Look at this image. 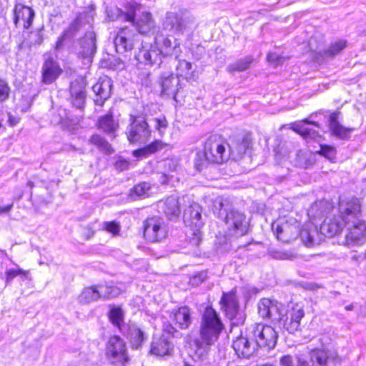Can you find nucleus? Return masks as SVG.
<instances>
[{
  "label": "nucleus",
  "mask_w": 366,
  "mask_h": 366,
  "mask_svg": "<svg viewBox=\"0 0 366 366\" xmlns=\"http://www.w3.org/2000/svg\"><path fill=\"white\" fill-rule=\"evenodd\" d=\"M258 312L262 318H268L280 328L290 333L297 331L301 320L305 316L304 306L300 303H290L287 309L269 299H262L258 304Z\"/></svg>",
  "instance_id": "1"
},
{
  "label": "nucleus",
  "mask_w": 366,
  "mask_h": 366,
  "mask_svg": "<svg viewBox=\"0 0 366 366\" xmlns=\"http://www.w3.org/2000/svg\"><path fill=\"white\" fill-rule=\"evenodd\" d=\"M340 212L347 227L345 243L347 245L362 244L366 240V225L360 219L361 209L359 200L352 199L348 202L341 201Z\"/></svg>",
  "instance_id": "2"
},
{
  "label": "nucleus",
  "mask_w": 366,
  "mask_h": 366,
  "mask_svg": "<svg viewBox=\"0 0 366 366\" xmlns=\"http://www.w3.org/2000/svg\"><path fill=\"white\" fill-rule=\"evenodd\" d=\"M272 227L277 238L284 242H289L298 235L300 236L301 240L307 247H313L320 242V237L317 227L310 224L305 225L300 231L299 224L295 220L280 219L274 222Z\"/></svg>",
  "instance_id": "3"
},
{
  "label": "nucleus",
  "mask_w": 366,
  "mask_h": 366,
  "mask_svg": "<svg viewBox=\"0 0 366 366\" xmlns=\"http://www.w3.org/2000/svg\"><path fill=\"white\" fill-rule=\"evenodd\" d=\"M227 207L228 202L221 197H217L214 202V209L219 211V216L225 224L227 235L235 237L245 235L249 228L246 215L234 209L228 210Z\"/></svg>",
  "instance_id": "4"
},
{
  "label": "nucleus",
  "mask_w": 366,
  "mask_h": 366,
  "mask_svg": "<svg viewBox=\"0 0 366 366\" xmlns=\"http://www.w3.org/2000/svg\"><path fill=\"white\" fill-rule=\"evenodd\" d=\"M224 330V325L217 312L207 307L202 315L199 327V340H195L198 348H206L214 345Z\"/></svg>",
  "instance_id": "5"
},
{
  "label": "nucleus",
  "mask_w": 366,
  "mask_h": 366,
  "mask_svg": "<svg viewBox=\"0 0 366 366\" xmlns=\"http://www.w3.org/2000/svg\"><path fill=\"white\" fill-rule=\"evenodd\" d=\"M118 16L132 22L139 34H147L154 28L152 14L143 10L141 4L135 1L127 2L124 9L117 8Z\"/></svg>",
  "instance_id": "6"
},
{
  "label": "nucleus",
  "mask_w": 366,
  "mask_h": 366,
  "mask_svg": "<svg viewBox=\"0 0 366 366\" xmlns=\"http://www.w3.org/2000/svg\"><path fill=\"white\" fill-rule=\"evenodd\" d=\"M330 355L323 348H315L310 351L309 357L297 354L295 358L290 355H285L280 358V366H329Z\"/></svg>",
  "instance_id": "7"
},
{
  "label": "nucleus",
  "mask_w": 366,
  "mask_h": 366,
  "mask_svg": "<svg viewBox=\"0 0 366 366\" xmlns=\"http://www.w3.org/2000/svg\"><path fill=\"white\" fill-rule=\"evenodd\" d=\"M197 27L195 19L187 14L167 12L163 28L174 34H191Z\"/></svg>",
  "instance_id": "8"
},
{
  "label": "nucleus",
  "mask_w": 366,
  "mask_h": 366,
  "mask_svg": "<svg viewBox=\"0 0 366 366\" xmlns=\"http://www.w3.org/2000/svg\"><path fill=\"white\" fill-rule=\"evenodd\" d=\"M202 210L199 204L193 202L184 212V222L190 227L189 233L192 236L190 242L195 246H198L202 240L201 229L204 225Z\"/></svg>",
  "instance_id": "9"
},
{
  "label": "nucleus",
  "mask_w": 366,
  "mask_h": 366,
  "mask_svg": "<svg viewBox=\"0 0 366 366\" xmlns=\"http://www.w3.org/2000/svg\"><path fill=\"white\" fill-rule=\"evenodd\" d=\"M106 356L114 366H126L130 360L125 342L116 335L111 337L107 342Z\"/></svg>",
  "instance_id": "10"
},
{
  "label": "nucleus",
  "mask_w": 366,
  "mask_h": 366,
  "mask_svg": "<svg viewBox=\"0 0 366 366\" xmlns=\"http://www.w3.org/2000/svg\"><path fill=\"white\" fill-rule=\"evenodd\" d=\"M248 331L251 337L254 339L256 347H267L269 349L274 347L277 334L271 326L258 323L252 325Z\"/></svg>",
  "instance_id": "11"
},
{
  "label": "nucleus",
  "mask_w": 366,
  "mask_h": 366,
  "mask_svg": "<svg viewBox=\"0 0 366 366\" xmlns=\"http://www.w3.org/2000/svg\"><path fill=\"white\" fill-rule=\"evenodd\" d=\"M130 124L127 127V136L132 144H144L151 137V130L146 120L130 115Z\"/></svg>",
  "instance_id": "12"
},
{
  "label": "nucleus",
  "mask_w": 366,
  "mask_h": 366,
  "mask_svg": "<svg viewBox=\"0 0 366 366\" xmlns=\"http://www.w3.org/2000/svg\"><path fill=\"white\" fill-rule=\"evenodd\" d=\"M229 145L217 134L210 136L204 144V148L211 163L222 164L229 159L227 152Z\"/></svg>",
  "instance_id": "13"
},
{
  "label": "nucleus",
  "mask_w": 366,
  "mask_h": 366,
  "mask_svg": "<svg viewBox=\"0 0 366 366\" xmlns=\"http://www.w3.org/2000/svg\"><path fill=\"white\" fill-rule=\"evenodd\" d=\"M167 227L163 219L153 217L144 222V236L151 242L164 240L167 236Z\"/></svg>",
  "instance_id": "14"
},
{
  "label": "nucleus",
  "mask_w": 366,
  "mask_h": 366,
  "mask_svg": "<svg viewBox=\"0 0 366 366\" xmlns=\"http://www.w3.org/2000/svg\"><path fill=\"white\" fill-rule=\"evenodd\" d=\"M138 38L139 35L134 30L128 27L122 28L114 40L116 51L119 54L132 51Z\"/></svg>",
  "instance_id": "15"
},
{
  "label": "nucleus",
  "mask_w": 366,
  "mask_h": 366,
  "mask_svg": "<svg viewBox=\"0 0 366 366\" xmlns=\"http://www.w3.org/2000/svg\"><path fill=\"white\" fill-rule=\"evenodd\" d=\"M339 214H335L327 217L320 226L319 233L320 241L322 240L321 235L333 237L341 232L343 227H345V221L342 219V215L340 212V203L339 204Z\"/></svg>",
  "instance_id": "16"
},
{
  "label": "nucleus",
  "mask_w": 366,
  "mask_h": 366,
  "mask_svg": "<svg viewBox=\"0 0 366 366\" xmlns=\"http://www.w3.org/2000/svg\"><path fill=\"white\" fill-rule=\"evenodd\" d=\"M154 44L163 56H174L177 58L181 52L179 44L177 40L172 41L170 38L163 34L156 36Z\"/></svg>",
  "instance_id": "17"
},
{
  "label": "nucleus",
  "mask_w": 366,
  "mask_h": 366,
  "mask_svg": "<svg viewBox=\"0 0 366 366\" xmlns=\"http://www.w3.org/2000/svg\"><path fill=\"white\" fill-rule=\"evenodd\" d=\"M14 23L16 26H21L24 29H29L34 20V11L22 4H16L14 7Z\"/></svg>",
  "instance_id": "18"
},
{
  "label": "nucleus",
  "mask_w": 366,
  "mask_h": 366,
  "mask_svg": "<svg viewBox=\"0 0 366 366\" xmlns=\"http://www.w3.org/2000/svg\"><path fill=\"white\" fill-rule=\"evenodd\" d=\"M252 147V137L250 134H245L241 139L232 142L229 147V157L238 161L243 158L244 155L249 152Z\"/></svg>",
  "instance_id": "19"
},
{
  "label": "nucleus",
  "mask_w": 366,
  "mask_h": 366,
  "mask_svg": "<svg viewBox=\"0 0 366 366\" xmlns=\"http://www.w3.org/2000/svg\"><path fill=\"white\" fill-rule=\"evenodd\" d=\"M112 81L108 76L101 77L92 86L93 92L96 94L94 99L96 104L102 106L111 94Z\"/></svg>",
  "instance_id": "20"
},
{
  "label": "nucleus",
  "mask_w": 366,
  "mask_h": 366,
  "mask_svg": "<svg viewBox=\"0 0 366 366\" xmlns=\"http://www.w3.org/2000/svg\"><path fill=\"white\" fill-rule=\"evenodd\" d=\"M162 54L154 46H150L149 49L142 46V49L135 54L136 59L142 64L152 65H159L162 62Z\"/></svg>",
  "instance_id": "21"
},
{
  "label": "nucleus",
  "mask_w": 366,
  "mask_h": 366,
  "mask_svg": "<svg viewBox=\"0 0 366 366\" xmlns=\"http://www.w3.org/2000/svg\"><path fill=\"white\" fill-rule=\"evenodd\" d=\"M182 201L184 197L180 198L175 195L167 197L164 202H159V207L170 219L177 218L181 212Z\"/></svg>",
  "instance_id": "22"
},
{
  "label": "nucleus",
  "mask_w": 366,
  "mask_h": 366,
  "mask_svg": "<svg viewBox=\"0 0 366 366\" xmlns=\"http://www.w3.org/2000/svg\"><path fill=\"white\" fill-rule=\"evenodd\" d=\"M232 347L239 357L249 358L256 350V344L240 335L233 341Z\"/></svg>",
  "instance_id": "23"
},
{
  "label": "nucleus",
  "mask_w": 366,
  "mask_h": 366,
  "mask_svg": "<svg viewBox=\"0 0 366 366\" xmlns=\"http://www.w3.org/2000/svg\"><path fill=\"white\" fill-rule=\"evenodd\" d=\"M96 48L95 34L92 31H89L86 33L80 41L79 54L81 55L83 59L91 61L92 56L96 51Z\"/></svg>",
  "instance_id": "24"
},
{
  "label": "nucleus",
  "mask_w": 366,
  "mask_h": 366,
  "mask_svg": "<svg viewBox=\"0 0 366 366\" xmlns=\"http://www.w3.org/2000/svg\"><path fill=\"white\" fill-rule=\"evenodd\" d=\"M222 307L229 319H234L239 311V303L234 291L224 293L221 300Z\"/></svg>",
  "instance_id": "25"
},
{
  "label": "nucleus",
  "mask_w": 366,
  "mask_h": 366,
  "mask_svg": "<svg viewBox=\"0 0 366 366\" xmlns=\"http://www.w3.org/2000/svg\"><path fill=\"white\" fill-rule=\"evenodd\" d=\"M173 350L172 343L164 335L154 337L151 344L150 353L159 357L169 355Z\"/></svg>",
  "instance_id": "26"
},
{
  "label": "nucleus",
  "mask_w": 366,
  "mask_h": 366,
  "mask_svg": "<svg viewBox=\"0 0 366 366\" xmlns=\"http://www.w3.org/2000/svg\"><path fill=\"white\" fill-rule=\"evenodd\" d=\"M61 69L52 59H47L42 67V81L45 84L52 83L61 74Z\"/></svg>",
  "instance_id": "27"
},
{
  "label": "nucleus",
  "mask_w": 366,
  "mask_h": 366,
  "mask_svg": "<svg viewBox=\"0 0 366 366\" xmlns=\"http://www.w3.org/2000/svg\"><path fill=\"white\" fill-rule=\"evenodd\" d=\"M338 114L332 113L330 116L329 127L332 134L341 139H347L350 137L351 132L354 130L353 128H347L343 127L337 121Z\"/></svg>",
  "instance_id": "28"
},
{
  "label": "nucleus",
  "mask_w": 366,
  "mask_h": 366,
  "mask_svg": "<svg viewBox=\"0 0 366 366\" xmlns=\"http://www.w3.org/2000/svg\"><path fill=\"white\" fill-rule=\"evenodd\" d=\"M176 325L182 330L187 329L192 323L191 310L187 307H181L172 312Z\"/></svg>",
  "instance_id": "29"
},
{
  "label": "nucleus",
  "mask_w": 366,
  "mask_h": 366,
  "mask_svg": "<svg viewBox=\"0 0 366 366\" xmlns=\"http://www.w3.org/2000/svg\"><path fill=\"white\" fill-rule=\"evenodd\" d=\"M178 76L173 74L164 76L162 80V95L172 97L175 99L179 85Z\"/></svg>",
  "instance_id": "30"
},
{
  "label": "nucleus",
  "mask_w": 366,
  "mask_h": 366,
  "mask_svg": "<svg viewBox=\"0 0 366 366\" xmlns=\"http://www.w3.org/2000/svg\"><path fill=\"white\" fill-rule=\"evenodd\" d=\"M71 96L73 98V104L77 108H81L86 97L85 89L81 81H74L70 86Z\"/></svg>",
  "instance_id": "31"
},
{
  "label": "nucleus",
  "mask_w": 366,
  "mask_h": 366,
  "mask_svg": "<svg viewBox=\"0 0 366 366\" xmlns=\"http://www.w3.org/2000/svg\"><path fill=\"white\" fill-rule=\"evenodd\" d=\"M102 299L99 285L84 288L79 296V302L81 304H89L92 302Z\"/></svg>",
  "instance_id": "32"
},
{
  "label": "nucleus",
  "mask_w": 366,
  "mask_h": 366,
  "mask_svg": "<svg viewBox=\"0 0 366 366\" xmlns=\"http://www.w3.org/2000/svg\"><path fill=\"white\" fill-rule=\"evenodd\" d=\"M98 127L106 133H113L118 129L119 124L111 114H107L99 118Z\"/></svg>",
  "instance_id": "33"
},
{
  "label": "nucleus",
  "mask_w": 366,
  "mask_h": 366,
  "mask_svg": "<svg viewBox=\"0 0 366 366\" xmlns=\"http://www.w3.org/2000/svg\"><path fill=\"white\" fill-rule=\"evenodd\" d=\"M129 337L133 348L137 349L146 340L144 332L137 326H131L129 329Z\"/></svg>",
  "instance_id": "34"
},
{
  "label": "nucleus",
  "mask_w": 366,
  "mask_h": 366,
  "mask_svg": "<svg viewBox=\"0 0 366 366\" xmlns=\"http://www.w3.org/2000/svg\"><path fill=\"white\" fill-rule=\"evenodd\" d=\"M166 146L160 140H156L149 144L148 146L141 148L133 152V155L137 157H144L149 154H152L156 152L158 150L162 149Z\"/></svg>",
  "instance_id": "35"
},
{
  "label": "nucleus",
  "mask_w": 366,
  "mask_h": 366,
  "mask_svg": "<svg viewBox=\"0 0 366 366\" xmlns=\"http://www.w3.org/2000/svg\"><path fill=\"white\" fill-rule=\"evenodd\" d=\"M89 142L91 144L97 146L99 150L107 154H112L113 152L110 144L104 137L99 134H93L90 137Z\"/></svg>",
  "instance_id": "36"
},
{
  "label": "nucleus",
  "mask_w": 366,
  "mask_h": 366,
  "mask_svg": "<svg viewBox=\"0 0 366 366\" xmlns=\"http://www.w3.org/2000/svg\"><path fill=\"white\" fill-rule=\"evenodd\" d=\"M328 204L326 202L321 201L314 203L307 211L308 216L312 219H315L322 216L325 212Z\"/></svg>",
  "instance_id": "37"
},
{
  "label": "nucleus",
  "mask_w": 366,
  "mask_h": 366,
  "mask_svg": "<svg viewBox=\"0 0 366 366\" xmlns=\"http://www.w3.org/2000/svg\"><path fill=\"white\" fill-rule=\"evenodd\" d=\"M102 299H109L117 297L122 292L121 289L109 285H99Z\"/></svg>",
  "instance_id": "38"
},
{
  "label": "nucleus",
  "mask_w": 366,
  "mask_h": 366,
  "mask_svg": "<svg viewBox=\"0 0 366 366\" xmlns=\"http://www.w3.org/2000/svg\"><path fill=\"white\" fill-rule=\"evenodd\" d=\"M192 64L186 60H180L177 66V76H180L184 79L192 76Z\"/></svg>",
  "instance_id": "39"
},
{
  "label": "nucleus",
  "mask_w": 366,
  "mask_h": 366,
  "mask_svg": "<svg viewBox=\"0 0 366 366\" xmlns=\"http://www.w3.org/2000/svg\"><path fill=\"white\" fill-rule=\"evenodd\" d=\"M210 162L205 148L204 151H198L194 159V167L198 171L202 170Z\"/></svg>",
  "instance_id": "40"
},
{
  "label": "nucleus",
  "mask_w": 366,
  "mask_h": 366,
  "mask_svg": "<svg viewBox=\"0 0 366 366\" xmlns=\"http://www.w3.org/2000/svg\"><path fill=\"white\" fill-rule=\"evenodd\" d=\"M305 124H310L319 127V124L315 122L309 121L307 119H304L302 122L293 123L291 126V129L295 132L300 134L303 137L305 134H308V128L303 125Z\"/></svg>",
  "instance_id": "41"
},
{
  "label": "nucleus",
  "mask_w": 366,
  "mask_h": 366,
  "mask_svg": "<svg viewBox=\"0 0 366 366\" xmlns=\"http://www.w3.org/2000/svg\"><path fill=\"white\" fill-rule=\"evenodd\" d=\"M123 311L120 307H113L109 313L110 321L118 327H120L121 323L123 321Z\"/></svg>",
  "instance_id": "42"
},
{
  "label": "nucleus",
  "mask_w": 366,
  "mask_h": 366,
  "mask_svg": "<svg viewBox=\"0 0 366 366\" xmlns=\"http://www.w3.org/2000/svg\"><path fill=\"white\" fill-rule=\"evenodd\" d=\"M252 59L250 57H246L244 59H241L234 64H232L229 65L228 70L229 71H244L247 68H249V66L250 63L252 62Z\"/></svg>",
  "instance_id": "43"
},
{
  "label": "nucleus",
  "mask_w": 366,
  "mask_h": 366,
  "mask_svg": "<svg viewBox=\"0 0 366 366\" xmlns=\"http://www.w3.org/2000/svg\"><path fill=\"white\" fill-rule=\"evenodd\" d=\"M150 185L147 182H142L134 187L132 190V195L138 197H144L147 195Z\"/></svg>",
  "instance_id": "44"
},
{
  "label": "nucleus",
  "mask_w": 366,
  "mask_h": 366,
  "mask_svg": "<svg viewBox=\"0 0 366 366\" xmlns=\"http://www.w3.org/2000/svg\"><path fill=\"white\" fill-rule=\"evenodd\" d=\"M28 274L29 271L20 268L7 269L6 272V283H9L14 277L19 275L26 277Z\"/></svg>",
  "instance_id": "45"
},
{
  "label": "nucleus",
  "mask_w": 366,
  "mask_h": 366,
  "mask_svg": "<svg viewBox=\"0 0 366 366\" xmlns=\"http://www.w3.org/2000/svg\"><path fill=\"white\" fill-rule=\"evenodd\" d=\"M346 46V42L342 40L336 41L327 50L326 54L330 56L337 54Z\"/></svg>",
  "instance_id": "46"
},
{
  "label": "nucleus",
  "mask_w": 366,
  "mask_h": 366,
  "mask_svg": "<svg viewBox=\"0 0 366 366\" xmlns=\"http://www.w3.org/2000/svg\"><path fill=\"white\" fill-rule=\"evenodd\" d=\"M103 229L114 235H117L120 232V225L115 221L105 222L103 224Z\"/></svg>",
  "instance_id": "47"
},
{
  "label": "nucleus",
  "mask_w": 366,
  "mask_h": 366,
  "mask_svg": "<svg viewBox=\"0 0 366 366\" xmlns=\"http://www.w3.org/2000/svg\"><path fill=\"white\" fill-rule=\"evenodd\" d=\"M9 94L10 88L8 85V83L3 79H0V102L7 99Z\"/></svg>",
  "instance_id": "48"
},
{
  "label": "nucleus",
  "mask_w": 366,
  "mask_h": 366,
  "mask_svg": "<svg viewBox=\"0 0 366 366\" xmlns=\"http://www.w3.org/2000/svg\"><path fill=\"white\" fill-rule=\"evenodd\" d=\"M319 152L330 160L335 159L336 154V151L334 147L326 145L321 146V149Z\"/></svg>",
  "instance_id": "49"
},
{
  "label": "nucleus",
  "mask_w": 366,
  "mask_h": 366,
  "mask_svg": "<svg viewBox=\"0 0 366 366\" xmlns=\"http://www.w3.org/2000/svg\"><path fill=\"white\" fill-rule=\"evenodd\" d=\"M168 126V122L164 117L155 119V128L162 134Z\"/></svg>",
  "instance_id": "50"
},
{
  "label": "nucleus",
  "mask_w": 366,
  "mask_h": 366,
  "mask_svg": "<svg viewBox=\"0 0 366 366\" xmlns=\"http://www.w3.org/2000/svg\"><path fill=\"white\" fill-rule=\"evenodd\" d=\"M267 60L269 62L273 63L275 65H280L284 63L285 58L275 53H269L267 54Z\"/></svg>",
  "instance_id": "51"
},
{
  "label": "nucleus",
  "mask_w": 366,
  "mask_h": 366,
  "mask_svg": "<svg viewBox=\"0 0 366 366\" xmlns=\"http://www.w3.org/2000/svg\"><path fill=\"white\" fill-rule=\"evenodd\" d=\"M179 166V161L176 158L167 159L164 161V167L170 171H174Z\"/></svg>",
  "instance_id": "52"
},
{
  "label": "nucleus",
  "mask_w": 366,
  "mask_h": 366,
  "mask_svg": "<svg viewBox=\"0 0 366 366\" xmlns=\"http://www.w3.org/2000/svg\"><path fill=\"white\" fill-rule=\"evenodd\" d=\"M207 277V272L204 271L199 272L197 274L194 275L192 278V282L193 285H199L202 283Z\"/></svg>",
  "instance_id": "53"
},
{
  "label": "nucleus",
  "mask_w": 366,
  "mask_h": 366,
  "mask_svg": "<svg viewBox=\"0 0 366 366\" xmlns=\"http://www.w3.org/2000/svg\"><path fill=\"white\" fill-rule=\"evenodd\" d=\"M21 101L22 104H19L17 106L18 109H19L21 112H26L29 110V109L31 107V101L28 98H24Z\"/></svg>",
  "instance_id": "54"
},
{
  "label": "nucleus",
  "mask_w": 366,
  "mask_h": 366,
  "mask_svg": "<svg viewBox=\"0 0 366 366\" xmlns=\"http://www.w3.org/2000/svg\"><path fill=\"white\" fill-rule=\"evenodd\" d=\"M115 166L118 169L125 170L129 168V162L125 159H119L117 161Z\"/></svg>",
  "instance_id": "55"
},
{
  "label": "nucleus",
  "mask_w": 366,
  "mask_h": 366,
  "mask_svg": "<svg viewBox=\"0 0 366 366\" xmlns=\"http://www.w3.org/2000/svg\"><path fill=\"white\" fill-rule=\"evenodd\" d=\"M19 118L12 116L10 113L8 114V122L11 127L16 125L19 122Z\"/></svg>",
  "instance_id": "56"
},
{
  "label": "nucleus",
  "mask_w": 366,
  "mask_h": 366,
  "mask_svg": "<svg viewBox=\"0 0 366 366\" xmlns=\"http://www.w3.org/2000/svg\"><path fill=\"white\" fill-rule=\"evenodd\" d=\"M308 134H305L304 138H311V139H315L317 137H318V132L315 130H312L308 128Z\"/></svg>",
  "instance_id": "57"
},
{
  "label": "nucleus",
  "mask_w": 366,
  "mask_h": 366,
  "mask_svg": "<svg viewBox=\"0 0 366 366\" xmlns=\"http://www.w3.org/2000/svg\"><path fill=\"white\" fill-rule=\"evenodd\" d=\"M13 207V204L1 207L0 206V214L8 213Z\"/></svg>",
  "instance_id": "58"
},
{
  "label": "nucleus",
  "mask_w": 366,
  "mask_h": 366,
  "mask_svg": "<svg viewBox=\"0 0 366 366\" xmlns=\"http://www.w3.org/2000/svg\"><path fill=\"white\" fill-rule=\"evenodd\" d=\"M164 330L169 334H172L175 332L174 327L169 324H168V325L165 324L164 325Z\"/></svg>",
  "instance_id": "59"
},
{
  "label": "nucleus",
  "mask_w": 366,
  "mask_h": 366,
  "mask_svg": "<svg viewBox=\"0 0 366 366\" xmlns=\"http://www.w3.org/2000/svg\"><path fill=\"white\" fill-rule=\"evenodd\" d=\"M353 308H354V305H353V304H350V305H347V306L345 307V310H353Z\"/></svg>",
  "instance_id": "60"
},
{
  "label": "nucleus",
  "mask_w": 366,
  "mask_h": 366,
  "mask_svg": "<svg viewBox=\"0 0 366 366\" xmlns=\"http://www.w3.org/2000/svg\"><path fill=\"white\" fill-rule=\"evenodd\" d=\"M7 254L5 250L0 249V257L6 256Z\"/></svg>",
  "instance_id": "61"
},
{
  "label": "nucleus",
  "mask_w": 366,
  "mask_h": 366,
  "mask_svg": "<svg viewBox=\"0 0 366 366\" xmlns=\"http://www.w3.org/2000/svg\"><path fill=\"white\" fill-rule=\"evenodd\" d=\"M183 366H192V365H189V364H188L187 362H184Z\"/></svg>",
  "instance_id": "62"
}]
</instances>
